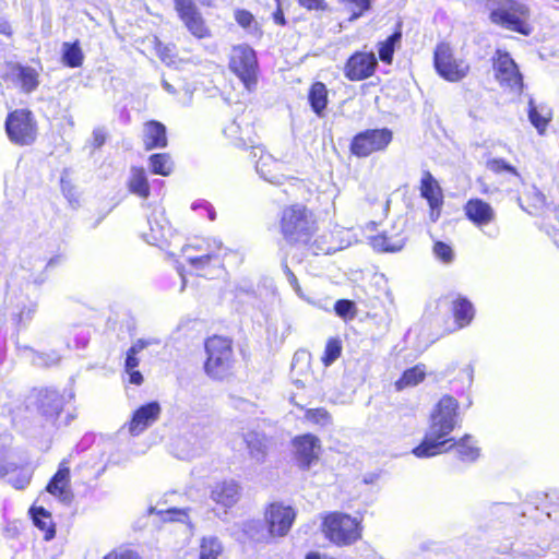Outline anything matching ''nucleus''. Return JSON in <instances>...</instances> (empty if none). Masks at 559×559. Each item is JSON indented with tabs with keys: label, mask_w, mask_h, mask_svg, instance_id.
I'll return each mask as SVG.
<instances>
[{
	"label": "nucleus",
	"mask_w": 559,
	"mask_h": 559,
	"mask_svg": "<svg viewBox=\"0 0 559 559\" xmlns=\"http://www.w3.org/2000/svg\"><path fill=\"white\" fill-rule=\"evenodd\" d=\"M128 189L131 193L136 194L142 199H147L150 195V185L145 170L143 168L132 167L130 177L128 179Z\"/></svg>",
	"instance_id": "nucleus-29"
},
{
	"label": "nucleus",
	"mask_w": 559,
	"mask_h": 559,
	"mask_svg": "<svg viewBox=\"0 0 559 559\" xmlns=\"http://www.w3.org/2000/svg\"><path fill=\"white\" fill-rule=\"evenodd\" d=\"M198 207H202L206 211L207 217L210 221H214L216 218V212L209 202H206V201L194 202L192 204V209L197 210Z\"/></svg>",
	"instance_id": "nucleus-55"
},
{
	"label": "nucleus",
	"mask_w": 559,
	"mask_h": 559,
	"mask_svg": "<svg viewBox=\"0 0 559 559\" xmlns=\"http://www.w3.org/2000/svg\"><path fill=\"white\" fill-rule=\"evenodd\" d=\"M166 516L165 520L169 521H183V519L187 516V514L179 510V509H169L165 512Z\"/></svg>",
	"instance_id": "nucleus-57"
},
{
	"label": "nucleus",
	"mask_w": 559,
	"mask_h": 559,
	"mask_svg": "<svg viewBox=\"0 0 559 559\" xmlns=\"http://www.w3.org/2000/svg\"><path fill=\"white\" fill-rule=\"evenodd\" d=\"M284 272L288 280H296L295 274L290 271V269L287 265H284Z\"/></svg>",
	"instance_id": "nucleus-63"
},
{
	"label": "nucleus",
	"mask_w": 559,
	"mask_h": 559,
	"mask_svg": "<svg viewBox=\"0 0 559 559\" xmlns=\"http://www.w3.org/2000/svg\"><path fill=\"white\" fill-rule=\"evenodd\" d=\"M296 518L295 510L282 503L270 504L265 519L267 528L260 521L247 523V536L258 543H267L274 536H285Z\"/></svg>",
	"instance_id": "nucleus-5"
},
{
	"label": "nucleus",
	"mask_w": 559,
	"mask_h": 559,
	"mask_svg": "<svg viewBox=\"0 0 559 559\" xmlns=\"http://www.w3.org/2000/svg\"><path fill=\"white\" fill-rule=\"evenodd\" d=\"M143 143L147 151L166 147V127L155 120L146 122L143 127Z\"/></svg>",
	"instance_id": "nucleus-25"
},
{
	"label": "nucleus",
	"mask_w": 559,
	"mask_h": 559,
	"mask_svg": "<svg viewBox=\"0 0 559 559\" xmlns=\"http://www.w3.org/2000/svg\"><path fill=\"white\" fill-rule=\"evenodd\" d=\"M182 258L188 263L190 276H204L203 271L213 260H217L227 253L219 240H201L189 243L181 249Z\"/></svg>",
	"instance_id": "nucleus-7"
},
{
	"label": "nucleus",
	"mask_w": 559,
	"mask_h": 559,
	"mask_svg": "<svg viewBox=\"0 0 559 559\" xmlns=\"http://www.w3.org/2000/svg\"><path fill=\"white\" fill-rule=\"evenodd\" d=\"M492 69L496 80L502 86L510 87L514 91H522L523 76L518 64L511 55L503 49H496L491 57Z\"/></svg>",
	"instance_id": "nucleus-12"
},
{
	"label": "nucleus",
	"mask_w": 559,
	"mask_h": 559,
	"mask_svg": "<svg viewBox=\"0 0 559 559\" xmlns=\"http://www.w3.org/2000/svg\"><path fill=\"white\" fill-rule=\"evenodd\" d=\"M464 212L466 217L479 228L489 225L496 217L492 206L478 198L468 200Z\"/></svg>",
	"instance_id": "nucleus-20"
},
{
	"label": "nucleus",
	"mask_w": 559,
	"mask_h": 559,
	"mask_svg": "<svg viewBox=\"0 0 559 559\" xmlns=\"http://www.w3.org/2000/svg\"><path fill=\"white\" fill-rule=\"evenodd\" d=\"M280 226L284 239L293 245H308L317 231L313 214L300 204L283 210Z\"/></svg>",
	"instance_id": "nucleus-3"
},
{
	"label": "nucleus",
	"mask_w": 559,
	"mask_h": 559,
	"mask_svg": "<svg viewBox=\"0 0 559 559\" xmlns=\"http://www.w3.org/2000/svg\"><path fill=\"white\" fill-rule=\"evenodd\" d=\"M9 80L24 93H32L39 84L38 72L31 67L12 64L7 73Z\"/></svg>",
	"instance_id": "nucleus-21"
},
{
	"label": "nucleus",
	"mask_w": 559,
	"mask_h": 559,
	"mask_svg": "<svg viewBox=\"0 0 559 559\" xmlns=\"http://www.w3.org/2000/svg\"><path fill=\"white\" fill-rule=\"evenodd\" d=\"M420 195L426 199L428 203H433L435 205L438 200H442L441 188L428 170L423 171L420 180Z\"/></svg>",
	"instance_id": "nucleus-32"
},
{
	"label": "nucleus",
	"mask_w": 559,
	"mask_h": 559,
	"mask_svg": "<svg viewBox=\"0 0 559 559\" xmlns=\"http://www.w3.org/2000/svg\"><path fill=\"white\" fill-rule=\"evenodd\" d=\"M242 123L243 118L241 115H237L231 121H229L223 132L226 139L229 140V142L238 147H241L242 142Z\"/></svg>",
	"instance_id": "nucleus-38"
},
{
	"label": "nucleus",
	"mask_w": 559,
	"mask_h": 559,
	"mask_svg": "<svg viewBox=\"0 0 559 559\" xmlns=\"http://www.w3.org/2000/svg\"><path fill=\"white\" fill-rule=\"evenodd\" d=\"M462 372L465 374V377L467 378V381H468V384L471 385L472 382H473V378H474V368L472 365H467L463 370Z\"/></svg>",
	"instance_id": "nucleus-61"
},
{
	"label": "nucleus",
	"mask_w": 559,
	"mask_h": 559,
	"mask_svg": "<svg viewBox=\"0 0 559 559\" xmlns=\"http://www.w3.org/2000/svg\"><path fill=\"white\" fill-rule=\"evenodd\" d=\"M342 354V343L338 338H330L326 342L323 356L321 358L322 364L325 367L331 366Z\"/></svg>",
	"instance_id": "nucleus-44"
},
{
	"label": "nucleus",
	"mask_w": 559,
	"mask_h": 559,
	"mask_svg": "<svg viewBox=\"0 0 559 559\" xmlns=\"http://www.w3.org/2000/svg\"><path fill=\"white\" fill-rule=\"evenodd\" d=\"M486 8L490 11L491 23L508 31L528 36L532 27L527 23L530 9L518 0H487Z\"/></svg>",
	"instance_id": "nucleus-4"
},
{
	"label": "nucleus",
	"mask_w": 559,
	"mask_h": 559,
	"mask_svg": "<svg viewBox=\"0 0 559 559\" xmlns=\"http://www.w3.org/2000/svg\"><path fill=\"white\" fill-rule=\"evenodd\" d=\"M222 551V544L216 537H204L200 545V559H217Z\"/></svg>",
	"instance_id": "nucleus-41"
},
{
	"label": "nucleus",
	"mask_w": 559,
	"mask_h": 559,
	"mask_svg": "<svg viewBox=\"0 0 559 559\" xmlns=\"http://www.w3.org/2000/svg\"><path fill=\"white\" fill-rule=\"evenodd\" d=\"M267 443L269 441L264 435L258 432L247 433V449L251 457L258 463L265 459Z\"/></svg>",
	"instance_id": "nucleus-34"
},
{
	"label": "nucleus",
	"mask_w": 559,
	"mask_h": 559,
	"mask_svg": "<svg viewBox=\"0 0 559 559\" xmlns=\"http://www.w3.org/2000/svg\"><path fill=\"white\" fill-rule=\"evenodd\" d=\"M325 536L336 545H349L360 537L359 522L348 514L334 512L323 521Z\"/></svg>",
	"instance_id": "nucleus-8"
},
{
	"label": "nucleus",
	"mask_w": 559,
	"mask_h": 559,
	"mask_svg": "<svg viewBox=\"0 0 559 559\" xmlns=\"http://www.w3.org/2000/svg\"><path fill=\"white\" fill-rule=\"evenodd\" d=\"M528 119L538 133L543 134L551 120V110L544 105L537 106L531 98L528 102Z\"/></svg>",
	"instance_id": "nucleus-31"
},
{
	"label": "nucleus",
	"mask_w": 559,
	"mask_h": 559,
	"mask_svg": "<svg viewBox=\"0 0 559 559\" xmlns=\"http://www.w3.org/2000/svg\"><path fill=\"white\" fill-rule=\"evenodd\" d=\"M229 69L234 72L239 82L245 86V47L234 46L229 58Z\"/></svg>",
	"instance_id": "nucleus-37"
},
{
	"label": "nucleus",
	"mask_w": 559,
	"mask_h": 559,
	"mask_svg": "<svg viewBox=\"0 0 559 559\" xmlns=\"http://www.w3.org/2000/svg\"><path fill=\"white\" fill-rule=\"evenodd\" d=\"M160 405L156 401L141 405L134 411L129 423V431L132 436H139L150 426H152L160 415Z\"/></svg>",
	"instance_id": "nucleus-19"
},
{
	"label": "nucleus",
	"mask_w": 559,
	"mask_h": 559,
	"mask_svg": "<svg viewBox=\"0 0 559 559\" xmlns=\"http://www.w3.org/2000/svg\"><path fill=\"white\" fill-rule=\"evenodd\" d=\"M251 32H254L258 38L262 35V31L258 28L253 15L247 11V33Z\"/></svg>",
	"instance_id": "nucleus-56"
},
{
	"label": "nucleus",
	"mask_w": 559,
	"mask_h": 559,
	"mask_svg": "<svg viewBox=\"0 0 559 559\" xmlns=\"http://www.w3.org/2000/svg\"><path fill=\"white\" fill-rule=\"evenodd\" d=\"M393 139L388 128L368 129L357 133L350 143V152L357 157H367L372 153L383 151Z\"/></svg>",
	"instance_id": "nucleus-11"
},
{
	"label": "nucleus",
	"mask_w": 559,
	"mask_h": 559,
	"mask_svg": "<svg viewBox=\"0 0 559 559\" xmlns=\"http://www.w3.org/2000/svg\"><path fill=\"white\" fill-rule=\"evenodd\" d=\"M5 131L12 143L31 145L37 136V123L29 110L16 109L8 115Z\"/></svg>",
	"instance_id": "nucleus-9"
},
{
	"label": "nucleus",
	"mask_w": 559,
	"mask_h": 559,
	"mask_svg": "<svg viewBox=\"0 0 559 559\" xmlns=\"http://www.w3.org/2000/svg\"><path fill=\"white\" fill-rule=\"evenodd\" d=\"M334 311L344 321L353 320L357 313L355 302L349 299H338L334 304Z\"/></svg>",
	"instance_id": "nucleus-45"
},
{
	"label": "nucleus",
	"mask_w": 559,
	"mask_h": 559,
	"mask_svg": "<svg viewBox=\"0 0 559 559\" xmlns=\"http://www.w3.org/2000/svg\"><path fill=\"white\" fill-rule=\"evenodd\" d=\"M163 86L164 88L168 92V93H171L174 94L175 93V88L173 87V85H170L168 82L164 81L163 82Z\"/></svg>",
	"instance_id": "nucleus-64"
},
{
	"label": "nucleus",
	"mask_w": 559,
	"mask_h": 559,
	"mask_svg": "<svg viewBox=\"0 0 559 559\" xmlns=\"http://www.w3.org/2000/svg\"><path fill=\"white\" fill-rule=\"evenodd\" d=\"M60 360L59 355L56 352L51 353H35L34 364L39 367H49L58 364Z\"/></svg>",
	"instance_id": "nucleus-50"
},
{
	"label": "nucleus",
	"mask_w": 559,
	"mask_h": 559,
	"mask_svg": "<svg viewBox=\"0 0 559 559\" xmlns=\"http://www.w3.org/2000/svg\"><path fill=\"white\" fill-rule=\"evenodd\" d=\"M377 66L378 61L373 52H355L348 58L344 74L350 81H361L370 78Z\"/></svg>",
	"instance_id": "nucleus-15"
},
{
	"label": "nucleus",
	"mask_w": 559,
	"mask_h": 559,
	"mask_svg": "<svg viewBox=\"0 0 559 559\" xmlns=\"http://www.w3.org/2000/svg\"><path fill=\"white\" fill-rule=\"evenodd\" d=\"M207 355L204 369L213 379L223 380L227 378L234 366V354L231 343L228 338L214 335L205 342Z\"/></svg>",
	"instance_id": "nucleus-6"
},
{
	"label": "nucleus",
	"mask_w": 559,
	"mask_h": 559,
	"mask_svg": "<svg viewBox=\"0 0 559 559\" xmlns=\"http://www.w3.org/2000/svg\"><path fill=\"white\" fill-rule=\"evenodd\" d=\"M298 3L308 10H325L324 0H298Z\"/></svg>",
	"instance_id": "nucleus-54"
},
{
	"label": "nucleus",
	"mask_w": 559,
	"mask_h": 559,
	"mask_svg": "<svg viewBox=\"0 0 559 559\" xmlns=\"http://www.w3.org/2000/svg\"><path fill=\"white\" fill-rule=\"evenodd\" d=\"M36 310V302L32 300H21L16 305V309L12 311V321L17 329H25L32 321Z\"/></svg>",
	"instance_id": "nucleus-33"
},
{
	"label": "nucleus",
	"mask_w": 559,
	"mask_h": 559,
	"mask_svg": "<svg viewBox=\"0 0 559 559\" xmlns=\"http://www.w3.org/2000/svg\"><path fill=\"white\" fill-rule=\"evenodd\" d=\"M107 139V133L104 128H96L92 134V145L95 148L102 147Z\"/></svg>",
	"instance_id": "nucleus-52"
},
{
	"label": "nucleus",
	"mask_w": 559,
	"mask_h": 559,
	"mask_svg": "<svg viewBox=\"0 0 559 559\" xmlns=\"http://www.w3.org/2000/svg\"><path fill=\"white\" fill-rule=\"evenodd\" d=\"M433 66L437 73L449 82H459L469 72V66L463 59L454 57L449 44H438L433 52Z\"/></svg>",
	"instance_id": "nucleus-10"
},
{
	"label": "nucleus",
	"mask_w": 559,
	"mask_h": 559,
	"mask_svg": "<svg viewBox=\"0 0 559 559\" xmlns=\"http://www.w3.org/2000/svg\"><path fill=\"white\" fill-rule=\"evenodd\" d=\"M62 60L70 68L80 67L83 62V52L79 41L73 44L63 43L62 45Z\"/></svg>",
	"instance_id": "nucleus-39"
},
{
	"label": "nucleus",
	"mask_w": 559,
	"mask_h": 559,
	"mask_svg": "<svg viewBox=\"0 0 559 559\" xmlns=\"http://www.w3.org/2000/svg\"><path fill=\"white\" fill-rule=\"evenodd\" d=\"M486 167L495 174L509 173L514 176H519L515 167L507 163L503 158H490L487 160Z\"/></svg>",
	"instance_id": "nucleus-46"
},
{
	"label": "nucleus",
	"mask_w": 559,
	"mask_h": 559,
	"mask_svg": "<svg viewBox=\"0 0 559 559\" xmlns=\"http://www.w3.org/2000/svg\"><path fill=\"white\" fill-rule=\"evenodd\" d=\"M240 497L239 486L234 481L217 484L212 490V499L224 507L230 508Z\"/></svg>",
	"instance_id": "nucleus-27"
},
{
	"label": "nucleus",
	"mask_w": 559,
	"mask_h": 559,
	"mask_svg": "<svg viewBox=\"0 0 559 559\" xmlns=\"http://www.w3.org/2000/svg\"><path fill=\"white\" fill-rule=\"evenodd\" d=\"M273 20L276 24L284 26L286 24V20L282 9L278 7L275 12H273Z\"/></svg>",
	"instance_id": "nucleus-60"
},
{
	"label": "nucleus",
	"mask_w": 559,
	"mask_h": 559,
	"mask_svg": "<svg viewBox=\"0 0 559 559\" xmlns=\"http://www.w3.org/2000/svg\"><path fill=\"white\" fill-rule=\"evenodd\" d=\"M433 252L438 259L448 263L453 259V250L452 248L442 241H437L433 246Z\"/></svg>",
	"instance_id": "nucleus-51"
},
{
	"label": "nucleus",
	"mask_w": 559,
	"mask_h": 559,
	"mask_svg": "<svg viewBox=\"0 0 559 559\" xmlns=\"http://www.w3.org/2000/svg\"><path fill=\"white\" fill-rule=\"evenodd\" d=\"M310 360L311 355L305 349H299L294 354L290 367V378L298 389L306 386V382L310 376Z\"/></svg>",
	"instance_id": "nucleus-22"
},
{
	"label": "nucleus",
	"mask_w": 559,
	"mask_h": 559,
	"mask_svg": "<svg viewBox=\"0 0 559 559\" xmlns=\"http://www.w3.org/2000/svg\"><path fill=\"white\" fill-rule=\"evenodd\" d=\"M236 21L238 22L239 25L245 27V11L238 10L236 12Z\"/></svg>",
	"instance_id": "nucleus-62"
},
{
	"label": "nucleus",
	"mask_w": 559,
	"mask_h": 559,
	"mask_svg": "<svg viewBox=\"0 0 559 559\" xmlns=\"http://www.w3.org/2000/svg\"><path fill=\"white\" fill-rule=\"evenodd\" d=\"M451 304V310L457 326L462 329L469 325L475 316L473 304L461 295H455Z\"/></svg>",
	"instance_id": "nucleus-26"
},
{
	"label": "nucleus",
	"mask_w": 559,
	"mask_h": 559,
	"mask_svg": "<svg viewBox=\"0 0 559 559\" xmlns=\"http://www.w3.org/2000/svg\"><path fill=\"white\" fill-rule=\"evenodd\" d=\"M151 170L160 176H168L173 170V162L167 154H153L150 157Z\"/></svg>",
	"instance_id": "nucleus-42"
},
{
	"label": "nucleus",
	"mask_w": 559,
	"mask_h": 559,
	"mask_svg": "<svg viewBox=\"0 0 559 559\" xmlns=\"http://www.w3.org/2000/svg\"><path fill=\"white\" fill-rule=\"evenodd\" d=\"M306 418L320 426H326L331 423L330 414L324 408L308 409Z\"/></svg>",
	"instance_id": "nucleus-49"
},
{
	"label": "nucleus",
	"mask_w": 559,
	"mask_h": 559,
	"mask_svg": "<svg viewBox=\"0 0 559 559\" xmlns=\"http://www.w3.org/2000/svg\"><path fill=\"white\" fill-rule=\"evenodd\" d=\"M104 559H140V557L132 550H122L110 552Z\"/></svg>",
	"instance_id": "nucleus-53"
},
{
	"label": "nucleus",
	"mask_w": 559,
	"mask_h": 559,
	"mask_svg": "<svg viewBox=\"0 0 559 559\" xmlns=\"http://www.w3.org/2000/svg\"><path fill=\"white\" fill-rule=\"evenodd\" d=\"M425 374L426 371L424 365H416L406 369L401 378L395 382L396 390L401 391L405 388L417 385L425 379Z\"/></svg>",
	"instance_id": "nucleus-36"
},
{
	"label": "nucleus",
	"mask_w": 559,
	"mask_h": 559,
	"mask_svg": "<svg viewBox=\"0 0 559 559\" xmlns=\"http://www.w3.org/2000/svg\"><path fill=\"white\" fill-rule=\"evenodd\" d=\"M203 451L200 442L191 441L190 438H179L175 444V455L180 460H191L199 456Z\"/></svg>",
	"instance_id": "nucleus-35"
},
{
	"label": "nucleus",
	"mask_w": 559,
	"mask_h": 559,
	"mask_svg": "<svg viewBox=\"0 0 559 559\" xmlns=\"http://www.w3.org/2000/svg\"><path fill=\"white\" fill-rule=\"evenodd\" d=\"M460 424L459 402L451 395H444L435 406L430 423L419 445L413 449L417 457H431L445 452L450 433Z\"/></svg>",
	"instance_id": "nucleus-1"
},
{
	"label": "nucleus",
	"mask_w": 559,
	"mask_h": 559,
	"mask_svg": "<svg viewBox=\"0 0 559 559\" xmlns=\"http://www.w3.org/2000/svg\"><path fill=\"white\" fill-rule=\"evenodd\" d=\"M451 442H449V448H445V452L451 449H454L457 457L463 462H475L480 454V449L477 445V441L471 435H465L459 440L454 438H449Z\"/></svg>",
	"instance_id": "nucleus-23"
},
{
	"label": "nucleus",
	"mask_w": 559,
	"mask_h": 559,
	"mask_svg": "<svg viewBox=\"0 0 559 559\" xmlns=\"http://www.w3.org/2000/svg\"><path fill=\"white\" fill-rule=\"evenodd\" d=\"M46 491L64 504L72 502L73 492L70 486V461L68 459H63L59 463L57 472L46 486Z\"/></svg>",
	"instance_id": "nucleus-14"
},
{
	"label": "nucleus",
	"mask_w": 559,
	"mask_h": 559,
	"mask_svg": "<svg viewBox=\"0 0 559 559\" xmlns=\"http://www.w3.org/2000/svg\"><path fill=\"white\" fill-rule=\"evenodd\" d=\"M308 100L317 116L323 117L328 105V88L322 82H314L309 91Z\"/></svg>",
	"instance_id": "nucleus-30"
},
{
	"label": "nucleus",
	"mask_w": 559,
	"mask_h": 559,
	"mask_svg": "<svg viewBox=\"0 0 559 559\" xmlns=\"http://www.w3.org/2000/svg\"><path fill=\"white\" fill-rule=\"evenodd\" d=\"M159 344V341L156 338H139L136 340L132 346L127 350L124 358V372L128 376L127 381L130 384L140 385L143 383V376L136 369L139 367L140 360L138 358V354L141 353L144 348L150 345Z\"/></svg>",
	"instance_id": "nucleus-17"
},
{
	"label": "nucleus",
	"mask_w": 559,
	"mask_h": 559,
	"mask_svg": "<svg viewBox=\"0 0 559 559\" xmlns=\"http://www.w3.org/2000/svg\"><path fill=\"white\" fill-rule=\"evenodd\" d=\"M404 222L396 233L383 231L372 238V247L378 251L397 252L405 246L406 237L403 234Z\"/></svg>",
	"instance_id": "nucleus-24"
},
{
	"label": "nucleus",
	"mask_w": 559,
	"mask_h": 559,
	"mask_svg": "<svg viewBox=\"0 0 559 559\" xmlns=\"http://www.w3.org/2000/svg\"><path fill=\"white\" fill-rule=\"evenodd\" d=\"M147 224L148 230L142 233L147 243L163 248L170 242L173 230L163 211H154L148 216Z\"/></svg>",
	"instance_id": "nucleus-16"
},
{
	"label": "nucleus",
	"mask_w": 559,
	"mask_h": 559,
	"mask_svg": "<svg viewBox=\"0 0 559 559\" xmlns=\"http://www.w3.org/2000/svg\"><path fill=\"white\" fill-rule=\"evenodd\" d=\"M402 34L400 31L394 32L384 41L379 43L378 53L381 61L391 63L395 45L401 40Z\"/></svg>",
	"instance_id": "nucleus-40"
},
{
	"label": "nucleus",
	"mask_w": 559,
	"mask_h": 559,
	"mask_svg": "<svg viewBox=\"0 0 559 559\" xmlns=\"http://www.w3.org/2000/svg\"><path fill=\"white\" fill-rule=\"evenodd\" d=\"M74 397L73 389L58 390L52 386L35 389L31 395L32 404L40 418L57 428L68 426L75 419L74 412H67L62 416L66 405L71 403Z\"/></svg>",
	"instance_id": "nucleus-2"
},
{
	"label": "nucleus",
	"mask_w": 559,
	"mask_h": 559,
	"mask_svg": "<svg viewBox=\"0 0 559 559\" xmlns=\"http://www.w3.org/2000/svg\"><path fill=\"white\" fill-rule=\"evenodd\" d=\"M293 445L295 448L296 460L302 469H308L311 464L318 460V450L320 449V440L311 433H306L294 438Z\"/></svg>",
	"instance_id": "nucleus-18"
},
{
	"label": "nucleus",
	"mask_w": 559,
	"mask_h": 559,
	"mask_svg": "<svg viewBox=\"0 0 559 559\" xmlns=\"http://www.w3.org/2000/svg\"><path fill=\"white\" fill-rule=\"evenodd\" d=\"M174 2L180 20L193 36L198 38L210 36V29L192 0H174Z\"/></svg>",
	"instance_id": "nucleus-13"
},
{
	"label": "nucleus",
	"mask_w": 559,
	"mask_h": 559,
	"mask_svg": "<svg viewBox=\"0 0 559 559\" xmlns=\"http://www.w3.org/2000/svg\"><path fill=\"white\" fill-rule=\"evenodd\" d=\"M0 34L7 37L12 36V26L2 13H0Z\"/></svg>",
	"instance_id": "nucleus-58"
},
{
	"label": "nucleus",
	"mask_w": 559,
	"mask_h": 559,
	"mask_svg": "<svg viewBox=\"0 0 559 559\" xmlns=\"http://www.w3.org/2000/svg\"><path fill=\"white\" fill-rule=\"evenodd\" d=\"M343 3L350 5L352 16L350 21L357 20L362 16L371 8V0H340Z\"/></svg>",
	"instance_id": "nucleus-47"
},
{
	"label": "nucleus",
	"mask_w": 559,
	"mask_h": 559,
	"mask_svg": "<svg viewBox=\"0 0 559 559\" xmlns=\"http://www.w3.org/2000/svg\"><path fill=\"white\" fill-rule=\"evenodd\" d=\"M257 57L252 48L247 46V91H251L258 83Z\"/></svg>",
	"instance_id": "nucleus-43"
},
{
	"label": "nucleus",
	"mask_w": 559,
	"mask_h": 559,
	"mask_svg": "<svg viewBox=\"0 0 559 559\" xmlns=\"http://www.w3.org/2000/svg\"><path fill=\"white\" fill-rule=\"evenodd\" d=\"M29 515L34 525L44 533L46 540H50L55 537L56 528L49 511L44 507H32L29 509Z\"/></svg>",
	"instance_id": "nucleus-28"
},
{
	"label": "nucleus",
	"mask_w": 559,
	"mask_h": 559,
	"mask_svg": "<svg viewBox=\"0 0 559 559\" xmlns=\"http://www.w3.org/2000/svg\"><path fill=\"white\" fill-rule=\"evenodd\" d=\"M489 512L497 519H509L516 513V510L511 503L495 502L489 507Z\"/></svg>",
	"instance_id": "nucleus-48"
},
{
	"label": "nucleus",
	"mask_w": 559,
	"mask_h": 559,
	"mask_svg": "<svg viewBox=\"0 0 559 559\" xmlns=\"http://www.w3.org/2000/svg\"><path fill=\"white\" fill-rule=\"evenodd\" d=\"M442 202V200H438L436 205L433 203H428L430 207L429 216L432 222H436L439 218Z\"/></svg>",
	"instance_id": "nucleus-59"
}]
</instances>
